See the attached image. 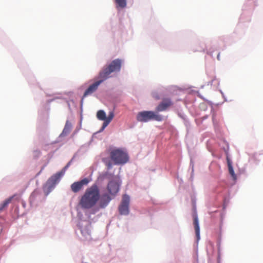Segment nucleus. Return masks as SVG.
Returning <instances> with one entry per match:
<instances>
[{"label": "nucleus", "mask_w": 263, "mask_h": 263, "mask_svg": "<svg viewBox=\"0 0 263 263\" xmlns=\"http://www.w3.org/2000/svg\"><path fill=\"white\" fill-rule=\"evenodd\" d=\"M111 200V198L107 193L100 195L99 186L97 184H93L86 190L80 200L79 205L83 209L88 210L94 207L98 203L99 209H104Z\"/></svg>", "instance_id": "nucleus-1"}, {"label": "nucleus", "mask_w": 263, "mask_h": 263, "mask_svg": "<svg viewBox=\"0 0 263 263\" xmlns=\"http://www.w3.org/2000/svg\"><path fill=\"white\" fill-rule=\"evenodd\" d=\"M122 60L117 59L112 61L107 66L104 67L99 74V78H103L106 80L110 77L112 72H119L121 68Z\"/></svg>", "instance_id": "nucleus-2"}, {"label": "nucleus", "mask_w": 263, "mask_h": 263, "mask_svg": "<svg viewBox=\"0 0 263 263\" xmlns=\"http://www.w3.org/2000/svg\"><path fill=\"white\" fill-rule=\"evenodd\" d=\"M137 120L141 122H147L152 120L161 121L163 120V117L153 111H143L137 114Z\"/></svg>", "instance_id": "nucleus-3"}, {"label": "nucleus", "mask_w": 263, "mask_h": 263, "mask_svg": "<svg viewBox=\"0 0 263 263\" xmlns=\"http://www.w3.org/2000/svg\"><path fill=\"white\" fill-rule=\"evenodd\" d=\"M110 157L115 164H124L128 161L127 154L120 149L112 150L110 152Z\"/></svg>", "instance_id": "nucleus-4"}, {"label": "nucleus", "mask_w": 263, "mask_h": 263, "mask_svg": "<svg viewBox=\"0 0 263 263\" xmlns=\"http://www.w3.org/2000/svg\"><path fill=\"white\" fill-rule=\"evenodd\" d=\"M64 172H58L51 176L46 183L45 189H46L48 192H50L59 182L61 177L63 175Z\"/></svg>", "instance_id": "nucleus-5"}, {"label": "nucleus", "mask_w": 263, "mask_h": 263, "mask_svg": "<svg viewBox=\"0 0 263 263\" xmlns=\"http://www.w3.org/2000/svg\"><path fill=\"white\" fill-rule=\"evenodd\" d=\"M119 184L114 180H110L107 185V190L108 191V193L107 194L109 195L112 199L119 191Z\"/></svg>", "instance_id": "nucleus-6"}, {"label": "nucleus", "mask_w": 263, "mask_h": 263, "mask_svg": "<svg viewBox=\"0 0 263 263\" xmlns=\"http://www.w3.org/2000/svg\"><path fill=\"white\" fill-rule=\"evenodd\" d=\"M129 197L127 195L123 196L122 202L119 207L120 214L126 215L129 213Z\"/></svg>", "instance_id": "nucleus-7"}, {"label": "nucleus", "mask_w": 263, "mask_h": 263, "mask_svg": "<svg viewBox=\"0 0 263 263\" xmlns=\"http://www.w3.org/2000/svg\"><path fill=\"white\" fill-rule=\"evenodd\" d=\"M90 180L85 178L81 180L73 183L71 185V189L74 193H77L82 190L84 185H87Z\"/></svg>", "instance_id": "nucleus-8"}, {"label": "nucleus", "mask_w": 263, "mask_h": 263, "mask_svg": "<svg viewBox=\"0 0 263 263\" xmlns=\"http://www.w3.org/2000/svg\"><path fill=\"white\" fill-rule=\"evenodd\" d=\"M173 104L171 99H163L162 102L157 106L156 110L157 111H165L172 106Z\"/></svg>", "instance_id": "nucleus-9"}, {"label": "nucleus", "mask_w": 263, "mask_h": 263, "mask_svg": "<svg viewBox=\"0 0 263 263\" xmlns=\"http://www.w3.org/2000/svg\"><path fill=\"white\" fill-rule=\"evenodd\" d=\"M100 80L96 81L92 84L90 85L88 88L85 90L83 98L86 97V96L92 94L93 92L96 91L98 89L99 85L103 82L105 80L103 78H99Z\"/></svg>", "instance_id": "nucleus-10"}, {"label": "nucleus", "mask_w": 263, "mask_h": 263, "mask_svg": "<svg viewBox=\"0 0 263 263\" xmlns=\"http://www.w3.org/2000/svg\"><path fill=\"white\" fill-rule=\"evenodd\" d=\"M81 234L82 235V240L83 241L90 240L91 239L90 231L89 226L85 227L82 229Z\"/></svg>", "instance_id": "nucleus-11"}, {"label": "nucleus", "mask_w": 263, "mask_h": 263, "mask_svg": "<svg viewBox=\"0 0 263 263\" xmlns=\"http://www.w3.org/2000/svg\"><path fill=\"white\" fill-rule=\"evenodd\" d=\"M194 225L195 228V234L197 237V241L200 239V228L199 225L198 219L197 215L194 214L193 215Z\"/></svg>", "instance_id": "nucleus-12"}, {"label": "nucleus", "mask_w": 263, "mask_h": 263, "mask_svg": "<svg viewBox=\"0 0 263 263\" xmlns=\"http://www.w3.org/2000/svg\"><path fill=\"white\" fill-rule=\"evenodd\" d=\"M114 117V113L113 111H110L109 113V115L107 117H106V119H105L101 130H103L104 128L109 124V123L112 121Z\"/></svg>", "instance_id": "nucleus-13"}, {"label": "nucleus", "mask_w": 263, "mask_h": 263, "mask_svg": "<svg viewBox=\"0 0 263 263\" xmlns=\"http://www.w3.org/2000/svg\"><path fill=\"white\" fill-rule=\"evenodd\" d=\"M114 117V113L113 111H110L109 113V115L107 117H106V119H105L101 130H103L104 128L109 124V123L112 121Z\"/></svg>", "instance_id": "nucleus-14"}, {"label": "nucleus", "mask_w": 263, "mask_h": 263, "mask_svg": "<svg viewBox=\"0 0 263 263\" xmlns=\"http://www.w3.org/2000/svg\"><path fill=\"white\" fill-rule=\"evenodd\" d=\"M115 2L118 9H123L126 7V0H115Z\"/></svg>", "instance_id": "nucleus-15"}, {"label": "nucleus", "mask_w": 263, "mask_h": 263, "mask_svg": "<svg viewBox=\"0 0 263 263\" xmlns=\"http://www.w3.org/2000/svg\"><path fill=\"white\" fill-rule=\"evenodd\" d=\"M12 198L13 197H11L7 199L0 205V213L7 207L8 205L11 202Z\"/></svg>", "instance_id": "nucleus-16"}, {"label": "nucleus", "mask_w": 263, "mask_h": 263, "mask_svg": "<svg viewBox=\"0 0 263 263\" xmlns=\"http://www.w3.org/2000/svg\"><path fill=\"white\" fill-rule=\"evenodd\" d=\"M106 114L103 110H99L97 114V117L99 120L104 121L106 119Z\"/></svg>", "instance_id": "nucleus-17"}, {"label": "nucleus", "mask_w": 263, "mask_h": 263, "mask_svg": "<svg viewBox=\"0 0 263 263\" xmlns=\"http://www.w3.org/2000/svg\"><path fill=\"white\" fill-rule=\"evenodd\" d=\"M70 128H71L70 124L68 123V121H67L66 125L65 126V127H64L61 135H67V134H68L70 132Z\"/></svg>", "instance_id": "nucleus-18"}, {"label": "nucleus", "mask_w": 263, "mask_h": 263, "mask_svg": "<svg viewBox=\"0 0 263 263\" xmlns=\"http://www.w3.org/2000/svg\"><path fill=\"white\" fill-rule=\"evenodd\" d=\"M228 169H229V173L232 176L234 180H235L236 179V176L234 173V171L233 170V166H229Z\"/></svg>", "instance_id": "nucleus-19"}, {"label": "nucleus", "mask_w": 263, "mask_h": 263, "mask_svg": "<svg viewBox=\"0 0 263 263\" xmlns=\"http://www.w3.org/2000/svg\"><path fill=\"white\" fill-rule=\"evenodd\" d=\"M227 162L228 164V166H232V162L230 159V158L228 157V156H227Z\"/></svg>", "instance_id": "nucleus-20"}, {"label": "nucleus", "mask_w": 263, "mask_h": 263, "mask_svg": "<svg viewBox=\"0 0 263 263\" xmlns=\"http://www.w3.org/2000/svg\"><path fill=\"white\" fill-rule=\"evenodd\" d=\"M106 165L108 169H110L112 167V163L110 162L106 163Z\"/></svg>", "instance_id": "nucleus-21"}, {"label": "nucleus", "mask_w": 263, "mask_h": 263, "mask_svg": "<svg viewBox=\"0 0 263 263\" xmlns=\"http://www.w3.org/2000/svg\"><path fill=\"white\" fill-rule=\"evenodd\" d=\"M68 165H69V164H67L66 166H65V167L64 168V172H63L64 173V171H65L66 169H67V168H68Z\"/></svg>", "instance_id": "nucleus-22"}, {"label": "nucleus", "mask_w": 263, "mask_h": 263, "mask_svg": "<svg viewBox=\"0 0 263 263\" xmlns=\"http://www.w3.org/2000/svg\"><path fill=\"white\" fill-rule=\"evenodd\" d=\"M217 59L220 60V53H219L217 55Z\"/></svg>", "instance_id": "nucleus-23"}]
</instances>
